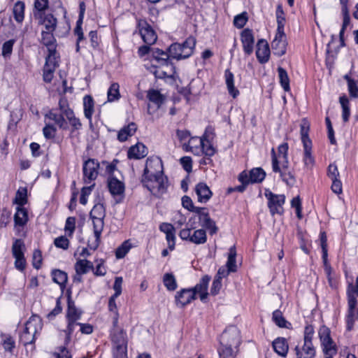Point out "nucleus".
<instances>
[{
  "label": "nucleus",
  "instance_id": "nucleus-5",
  "mask_svg": "<svg viewBox=\"0 0 358 358\" xmlns=\"http://www.w3.org/2000/svg\"><path fill=\"white\" fill-rule=\"evenodd\" d=\"M358 296V275L356 280V285L350 284L348 289V311L346 317L347 329H352L355 323V309L357 306V299L355 294Z\"/></svg>",
  "mask_w": 358,
  "mask_h": 358
},
{
  "label": "nucleus",
  "instance_id": "nucleus-25",
  "mask_svg": "<svg viewBox=\"0 0 358 358\" xmlns=\"http://www.w3.org/2000/svg\"><path fill=\"white\" fill-rule=\"evenodd\" d=\"M303 148L302 161L304 168L308 171H311L315 164V159L312 153V145H307L306 143L305 145H303Z\"/></svg>",
  "mask_w": 358,
  "mask_h": 358
},
{
  "label": "nucleus",
  "instance_id": "nucleus-17",
  "mask_svg": "<svg viewBox=\"0 0 358 358\" xmlns=\"http://www.w3.org/2000/svg\"><path fill=\"white\" fill-rule=\"evenodd\" d=\"M161 231L166 234V239L168 243L169 248L173 250L176 245V229L169 223L163 222L159 225Z\"/></svg>",
  "mask_w": 358,
  "mask_h": 358
},
{
  "label": "nucleus",
  "instance_id": "nucleus-45",
  "mask_svg": "<svg viewBox=\"0 0 358 358\" xmlns=\"http://www.w3.org/2000/svg\"><path fill=\"white\" fill-rule=\"evenodd\" d=\"M207 241V236L206 231L203 229H197L194 231L191 235L190 242L196 244H203Z\"/></svg>",
  "mask_w": 358,
  "mask_h": 358
},
{
  "label": "nucleus",
  "instance_id": "nucleus-33",
  "mask_svg": "<svg viewBox=\"0 0 358 358\" xmlns=\"http://www.w3.org/2000/svg\"><path fill=\"white\" fill-rule=\"evenodd\" d=\"M211 133V129L207 128L206 129L205 134H203V145H201L202 151L201 153L204 154L205 155L208 157H212L215 153V150L213 148V145L209 142V133Z\"/></svg>",
  "mask_w": 358,
  "mask_h": 358
},
{
  "label": "nucleus",
  "instance_id": "nucleus-18",
  "mask_svg": "<svg viewBox=\"0 0 358 358\" xmlns=\"http://www.w3.org/2000/svg\"><path fill=\"white\" fill-rule=\"evenodd\" d=\"M210 279V276L206 275L202 277L199 282L197 283L194 287L191 288L195 294H199L200 299L202 301H204L208 297V293L207 292V289Z\"/></svg>",
  "mask_w": 358,
  "mask_h": 358
},
{
  "label": "nucleus",
  "instance_id": "nucleus-49",
  "mask_svg": "<svg viewBox=\"0 0 358 358\" xmlns=\"http://www.w3.org/2000/svg\"><path fill=\"white\" fill-rule=\"evenodd\" d=\"M217 352L220 358H235L236 351L233 348L225 345H220L217 349Z\"/></svg>",
  "mask_w": 358,
  "mask_h": 358
},
{
  "label": "nucleus",
  "instance_id": "nucleus-58",
  "mask_svg": "<svg viewBox=\"0 0 358 358\" xmlns=\"http://www.w3.org/2000/svg\"><path fill=\"white\" fill-rule=\"evenodd\" d=\"M14 203L18 205V206L23 207L27 203V189L22 188L19 189L15 194Z\"/></svg>",
  "mask_w": 358,
  "mask_h": 358
},
{
  "label": "nucleus",
  "instance_id": "nucleus-7",
  "mask_svg": "<svg viewBox=\"0 0 358 358\" xmlns=\"http://www.w3.org/2000/svg\"><path fill=\"white\" fill-rule=\"evenodd\" d=\"M330 333V329L326 326H322L318 331L323 352L327 355L325 358H333L332 356L336 354V345L331 338Z\"/></svg>",
  "mask_w": 358,
  "mask_h": 358
},
{
  "label": "nucleus",
  "instance_id": "nucleus-22",
  "mask_svg": "<svg viewBox=\"0 0 358 358\" xmlns=\"http://www.w3.org/2000/svg\"><path fill=\"white\" fill-rule=\"evenodd\" d=\"M204 137L199 138V137H192L189 139L188 143H185L183 146L186 151H190L195 155H200L201 154L202 148L201 145H203Z\"/></svg>",
  "mask_w": 358,
  "mask_h": 358
},
{
  "label": "nucleus",
  "instance_id": "nucleus-20",
  "mask_svg": "<svg viewBox=\"0 0 358 358\" xmlns=\"http://www.w3.org/2000/svg\"><path fill=\"white\" fill-rule=\"evenodd\" d=\"M64 117V115L56 113L54 109L50 110L44 116L45 121L46 120H52L59 129L66 130L68 129V124Z\"/></svg>",
  "mask_w": 358,
  "mask_h": 358
},
{
  "label": "nucleus",
  "instance_id": "nucleus-56",
  "mask_svg": "<svg viewBox=\"0 0 358 358\" xmlns=\"http://www.w3.org/2000/svg\"><path fill=\"white\" fill-rule=\"evenodd\" d=\"M20 340L24 345L34 343L36 340V334H31L30 331H27V329L24 327L23 332L20 335Z\"/></svg>",
  "mask_w": 358,
  "mask_h": 358
},
{
  "label": "nucleus",
  "instance_id": "nucleus-13",
  "mask_svg": "<svg viewBox=\"0 0 358 358\" xmlns=\"http://www.w3.org/2000/svg\"><path fill=\"white\" fill-rule=\"evenodd\" d=\"M287 41L285 33H276L274 39L271 42V48L273 54L281 57L286 52Z\"/></svg>",
  "mask_w": 358,
  "mask_h": 358
},
{
  "label": "nucleus",
  "instance_id": "nucleus-43",
  "mask_svg": "<svg viewBox=\"0 0 358 358\" xmlns=\"http://www.w3.org/2000/svg\"><path fill=\"white\" fill-rule=\"evenodd\" d=\"M53 281L59 285L62 288L64 287L68 280L67 273L59 269L52 271Z\"/></svg>",
  "mask_w": 358,
  "mask_h": 358
},
{
  "label": "nucleus",
  "instance_id": "nucleus-16",
  "mask_svg": "<svg viewBox=\"0 0 358 358\" xmlns=\"http://www.w3.org/2000/svg\"><path fill=\"white\" fill-rule=\"evenodd\" d=\"M256 56L261 64L266 63L270 57V49L268 43L264 39L258 41L257 44Z\"/></svg>",
  "mask_w": 358,
  "mask_h": 358
},
{
  "label": "nucleus",
  "instance_id": "nucleus-35",
  "mask_svg": "<svg viewBox=\"0 0 358 358\" xmlns=\"http://www.w3.org/2000/svg\"><path fill=\"white\" fill-rule=\"evenodd\" d=\"M148 100L156 105L157 109H159L164 103L166 98L159 91L154 89L149 90L147 92Z\"/></svg>",
  "mask_w": 358,
  "mask_h": 358
},
{
  "label": "nucleus",
  "instance_id": "nucleus-1",
  "mask_svg": "<svg viewBox=\"0 0 358 358\" xmlns=\"http://www.w3.org/2000/svg\"><path fill=\"white\" fill-rule=\"evenodd\" d=\"M141 182L155 196L160 197L166 192L168 179L163 175V165L159 157L147 159Z\"/></svg>",
  "mask_w": 358,
  "mask_h": 358
},
{
  "label": "nucleus",
  "instance_id": "nucleus-6",
  "mask_svg": "<svg viewBox=\"0 0 358 358\" xmlns=\"http://www.w3.org/2000/svg\"><path fill=\"white\" fill-rule=\"evenodd\" d=\"M11 250L13 257L15 259V267L20 271H24L26 267V259L24 257L26 247L24 241L21 238L14 239Z\"/></svg>",
  "mask_w": 358,
  "mask_h": 358
},
{
  "label": "nucleus",
  "instance_id": "nucleus-14",
  "mask_svg": "<svg viewBox=\"0 0 358 358\" xmlns=\"http://www.w3.org/2000/svg\"><path fill=\"white\" fill-rule=\"evenodd\" d=\"M241 40L244 52L248 55H251L253 52L255 43V38L252 30L249 29H244L241 33Z\"/></svg>",
  "mask_w": 358,
  "mask_h": 358
},
{
  "label": "nucleus",
  "instance_id": "nucleus-31",
  "mask_svg": "<svg viewBox=\"0 0 358 358\" xmlns=\"http://www.w3.org/2000/svg\"><path fill=\"white\" fill-rule=\"evenodd\" d=\"M273 348L275 352L282 356L285 357L288 352L289 346L287 340L285 338L279 337L273 341Z\"/></svg>",
  "mask_w": 358,
  "mask_h": 358
},
{
  "label": "nucleus",
  "instance_id": "nucleus-28",
  "mask_svg": "<svg viewBox=\"0 0 358 358\" xmlns=\"http://www.w3.org/2000/svg\"><path fill=\"white\" fill-rule=\"evenodd\" d=\"M42 327V320L36 315H31L25 324L27 331H30L31 334H35L36 335L41 331Z\"/></svg>",
  "mask_w": 358,
  "mask_h": 358
},
{
  "label": "nucleus",
  "instance_id": "nucleus-61",
  "mask_svg": "<svg viewBox=\"0 0 358 358\" xmlns=\"http://www.w3.org/2000/svg\"><path fill=\"white\" fill-rule=\"evenodd\" d=\"M15 42L14 39H10L3 44L2 55L4 58L10 57L11 55Z\"/></svg>",
  "mask_w": 358,
  "mask_h": 358
},
{
  "label": "nucleus",
  "instance_id": "nucleus-30",
  "mask_svg": "<svg viewBox=\"0 0 358 358\" xmlns=\"http://www.w3.org/2000/svg\"><path fill=\"white\" fill-rule=\"evenodd\" d=\"M137 129V125L134 122H130L127 126L123 127L117 134V139L120 142H124L129 137L133 136Z\"/></svg>",
  "mask_w": 358,
  "mask_h": 358
},
{
  "label": "nucleus",
  "instance_id": "nucleus-29",
  "mask_svg": "<svg viewBox=\"0 0 358 358\" xmlns=\"http://www.w3.org/2000/svg\"><path fill=\"white\" fill-rule=\"evenodd\" d=\"M78 275L86 274L89 271H94V264L92 262L84 259H78L74 265Z\"/></svg>",
  "mask_w": 358,
  "mask_h": 358
},
{
  "label": "nucleus",
  "instance_id": "nucleus-50",
  "mask_svg": "<svg viewBox=\"0 0 358 358\" xmlns=\"http://www.w3.org/2000/svg\"><path fill=\"white\" fill-rule=\"evenodd\" d=\"M278 72L280 83L282 87L286 92L289 91V90H290L289 79L287 71L282 67L279 66L278 68Z\"/></svg>",
  "mask_w": 358,
  "mask_h": 358
},
{
  "label": "nucleus",
  "instance_id": "nucleus-19",
  "mask_svg": "<svg viewBox=\"0 0 358 358\" xmlns=\"http://www.w3.org/2000/svg\"><path fill=\"white\" fill-rule=\"evenodd\" d=\"M28 221L27 211L23 207L17 206L16 213L14 215L15 229L17 234H20V227H24Z\"/></svg>",
  "mask_w": 358,
  "mask_h": 358
},
{
  "label": "nucleus",
  "instance_id": "nucleus-51",
  "mask_svg": "<svg viewBox=\"0 0 358 358\" xmlns=\"http://www.w3.org/2000/svg\"><path fill=\"white\" fill-rule=\"evenodd\" d=\"M120 85L117 83H113L110 85L108 92V101L110 102L117 101L120 99V94L119 91Z\"/></svg>",
  "mask_w": 358,
  "mask_h": 358
},
{
  "label": "nucleus",
  "instance_id": "nucleus-60",
  "mask_svg": "<svg viewBox=\"0 0 358 358\" xmlns=\"http://www.w3.org/2000/svg\"><path fill=\"white\" fill-rule=\"evenodd\" d=\"M57 132L56 127L50 123H45L43 129V134L46 139H52L55 137Z\"/></svg>",
  "mask_w": 358,
  "mask_h": 358
},
{
  "label": "nucleus",
  "instance_id": "nucleus-64",
  "mask_svg": "<svg viewBox=\"0 0 358 358\" xmlns=\"http://www.w3.org/2000/svg\"><path fill=\"white\" fill-rule=\"evenodd\" d=\"M58 105L61 113L64 115L65 117L69 115V113H70L73 112V110L70 108L68 101L65 98H61L59 101Z\"/></svg>",
  "mask_w": 358,
  "mask_h": 358
},
{
  "label": "nucleus",
  "instance_id": "nucleus-62",
  "mask_svg": "<svg viewBox=\"0 0 358 358\" xmlns=\"http://www.w3.org/2000/svg\"><path fill=\"white\" fill-rule=\"evenodd\" d=\"M131 248V245L128 241H124L115 252V255L117 259H122L125 257Z\"/></svg>",
  "mask_w": 358,
  "mask_h": 358
},
{
  "label": "nucleus",
  "instance_id": "nucleus-44",
  "mask_svg": "<svg viewBox=\"0 0 358 358\" xmlns=\"http://www.w3.org/2000/svg\"><path fill=\"white\" fill-rule=\"evenodd\" d=\"M78 320H67V327L64 332L66 334V338L64 340L65 345H68L71 339V335L76 330V329L79 327L80 322Z\"/></svg>",
  "mask_w": 358,
  "mask_h": 358
},
{
  "label": "nucleus",
  "instance_id": "nucleus-34",
  "mask_svg": "<svg viewBox=\"0 0 358 358\" xmlns=\"http://www.w3.org/2000/svg\"><path fill=\"white\" fill-rule=\"evenodd\" d=\"M83 108L85 117L89 120L92 124V115L94 112V102L90 95H85L83 98Z\"/></svg>",
  "mask_w": 358,
  "mask_h": 358
},
{
  "label": "nucleus",
  "instance_id": "nucleus-54",
  "mask_svg": "<svg viewBox=\"0 0 358 358\" xmlns=\"http://www.w3.org/2000/svg\"><path fill=\"white\" fill-rule=\"evenodd\" d=\"M236 252L235 247H231L229 249L228 259L227 262V267L229 269V271L234 272L236 270Z\"/></svg>",
  "mask_w": 358,
  "mask_h": 358
},
{
  "label": "nucleus",
  "instance_id": "nucleus-2",
  "mask_svg": "<svg viewBox=\"0 0 358 358\" xmlns=\"http://www.w3.org/2000/svg\"><path fill=\"white\" fill-rule=\"evenodd\" d=\"M106 217V208L103 203L94 206L90 213V217L92 221L94 240H88L87 246L91 250H96L101 242V236L104 227L103 220Z\"/></svg>",
  "mask_w": 358,
  "mask_h": 358
},
{
  "label": "nucleus",
  "instance_id": "nucleus-53",
  "mask_svg": "<svg viewBox=\"0 0 358 358\" xmlns=\"http://www.w3.org/2000/svg\"><path fill=\"white\" fill-rule=\"evenodd\" d=\"M163 282L169 291H174L177 288L176 280L172 273H165L163 277Z\"/></svg>",
  "mask_w": 358,
  "mask_h": 358
},
{
  "label": "nucleus",
  "instance_id": "nucleus-59",
  "mask_svg": "<svg viewBox=\"0 0 358 358\" xmlns=\"http://www.w3.org/2000/svg\"><path fill=\"white\" fill-rule=\"evenodd\" d=\"M127 344L114 345L113 358H127Z\"/></svg>",
  "mask_w": 358,
  "mask_h": 358
},
{
  "label": "nucleus",
  "instance_id": "nucleus-63",
  "mask_svg": "<svg viewBox=\"0 0 358 358\" xmlns=\"http://www.w3.org/2000/svg\"><path fill=\"white\" fill-rule=\"evenodd\" d=\"M248 21V15L246 12H243L234 17V24L236 27L243 28Z\"/></svg>",
  "mask_w": 358,
  "mask_h": 358
},
{
  "label": "nucleus",
  "instance_id": "nucleus-21",
  "mask_svg": "<svg viewBox=\"0 0 358 358\" xmlns=\"http://www.w3.org/2000/svg\"><path fill=\"white\" fill-rule=\"evenodd\" d=\"M152 67H159L163 64H166V59H169V52H164L159 48H153L151 54Z\"/></svg>",
  "mask_w": 358,
  "mask_h": 358
},
{
  "label": "nucleus",
  "instance_id": "nucleus-26",
  "mask_svg": "<svg viewBox=\"0 0 358 358\" xmlns=\"http://www.w3.org/2000/svg\"><path fill=\"white\" fill-rule=\"evenodd\" d=\"M147 154V148L143 143H138L129 149L127 157L129 159H140L145 157Z\"/></svg>",
  "mask_w": 358,
  "mask_h": 358
},
{
  "label": "nucleus",
  "instance_id": "nucleus-36",
  "mask_svg": "<svg viewBox=\"0 0 358 358\" xmlns=\"http://www.w3.org/2000/svg\"><path fill=\"white\" fill-rule=\"evenodd\" d=\"M48 51V55L45 57V63L43 67L56 70L59 66V56L57 55L56 49H51Z\"/></svg>",
  "mask_w": 358,
  "mask_h": 358
},
{
  "label": "nucleus",
  "instance_id": "nucleus-38",
  "mask_svg": "<svg viewBox=\"0 0 358 358\" xmlns=\"http://www.w3.org/2000/svg\"><path fill=\"white\" fill-rule=\"evenodd\" d=\"M25 4L22 1H17L13 9V17L16 22L21 23L24 18Z\"/></svg>",
  "mask_w": 358,
  "mask_h": 358
},
{
  "label": "nucleus",
  "instance_id": "nucleus-11",
  "mask_svg": "<svg viewBox=\"0 0 358 358\" xmlns=\"http://www.w3.org/2000/svg\"><path fill=\"white\" fill-rule=\"evenodd\" d=\"M99 163L94 159H89L83 164V171L85 182H90L96 178Z\"/></svg>",
  "mask_w": 358,
  "mask_h": 358
},
{
  "label": "nucleus",
  "instance_id": "nucleus-8",
  "mask_svg": "<svg viewBox=\"0 0 358 358\" xmlns=\"http://www.w3.org/2000/svg\"><path fill=\"white\" fill-rule=\"evenodd\" d=\"M265 196L268 199V206L272 215L282 214V205L285 203V196L283 194H275L271 191L266 190Z\"/></svg>",
  "mask_w": 358,
  "mask_h": 358
},
{
  "label": "nucleus",
  "instance_id": "nucleus-40",
  "mask_svg": "<svg viewBox=\"0 0 358 358\" xmlns=\"http://www.w3.org/2000/svg\"><path fill=\"white\" fill-rule=\"evenodd\" d=\"M111 339L114 345L127 344L126 332L122 329H113Z\"/></svg>",
  "mask_w": 358,
  "mask_h": 358
},
{
  "label": "nucleus",
  "instance_id": "nucleus-15",
  "mask_svg": "<svg viewBox=\"0 0 358 358\" xmlns=\"http://www.w3.org/2000/svg\"><path fill=\"white\" fill-rule=\"evenodd\" d=\"M195 299L196 294L192 289H182L176 295V304L180 307L185 306Z\"/></svg>",
  "mask_w": 358,
  "mask_h": 358
},
{
  "label": "nucleus",
  "instance_id": "nucleus-55",
  "mask_svg": "<svg viewBox=\"0 0 358 358\" xmlns=\"http://www.w3.org/2000/svg\"><path fill=\"white\" fill-rule=\"evenodd\" d=\"M278 155L277 158L278 159L279 164H288V157H287V151H288V145L287 143H282L278 146Z\"/></svg>",
  "mask_w": 358,
  "mask_h": 358
},
{
  "label": "nucleus",
  "instance_id": "nucleus-46",
  "mask_svg": "<svg viewBox=\"0 0 358 358\" xmlns=\"http://www.w3.org/2000/svg\"><path fill=\"white\" fill-rule=\"evenodd\" d=\"M310 129L309 123L303 120L301 124V138L303 143V145H305L307 143V145H312V141L308 137V133Z\"/></svg>",
  "mask_w": 358,
  "mask_h": 358
},
{
  "label": "nucleus",
  "instance_id": "nucleus-41",
  "mask_svg": "<svg viewBox=\"0 0 358 358\" xmlns=\"http://www.w3.org/2000/svg\"><path fill=\"white\" fill-rule=\"evenodd\" d=\"M48 7V0H35L34 15L36 19H42L44 11Z\"/></svg>",
  "mask_w": 358,
  "mask_h": 358
},
{
  "label": "nucleus",
  "instance_id": "nucleus-48",
  "mask_svg": "<svg viewBox=\"0 0 358 358\" xmlns=\"http://www.w3.org/2000/svg\"><path fill=\"white\" fill-rule=\"evenodd\" d=\"M272 319L279 327L289 329V326H291V324L285 319L282 312L279 310H276L273 313Z\"/></svg>",
  "mask_w": 358,
  "mask_h": 358
},
{
  "label": "nucleus",
  "instance_id": "nucleus-42",
  "mask_svg": "<svg viewBox=\"0 0 358 358\" xmlns=\"http://www.w3.org/2000/svg\"><path fill=\"white\" fill-rule=\"evenodd\" d=\"M339 102L342 108V119L343 122H347L350 116L349 99L346 96H342L339 98Z\"/></svg>",
  "mask_w": 358,
  "mask_h": 358
},
{
  "label": "nucleus",
  "instance_id": "nucleus-10",
  "mask_svg": "<svg viewBox=\"0 0 358 358\" xmlns=\"http://www.w3.org/2000/svg\"><path fill=\"white\" fill-rule=\"evenodd\" d=\"M199 218L200 225L209 230L210 234L213 235L217 233V227L215 222L210 217L208 211L206 208H197L195 213Z\"/></svg>",
  "mask_w": 358,
  "mask_h": 358
},
{
  "label": "nucleus",
  "instance_id": "nucleus-32",
  "mask_svg": "<svg viewBox=\"0 0 358 358\" xmlns=\"http://www.w3.org/2000/svg\"><path fill=\"white\" fill-rule=\"evenodd\" d=\"M224 80L229 94L236 98L239 94V91L234 86V76L229 69L224 71Z\"/></svg>",
  "mask_w": 358,
  "mask_h": 358
},
{
  "label": "nucleus",
  "instance_id": "nucleus-24",
  "mask_svg": "<svg viewBox=\"0 0 358 358\" xmlns=\"http://www.w3.org/2000/svg\"><path fill=\"white\" fill-rule=\"evenodd\" d=\"M108 187L113 196H122L124 192V184L115 177H110L108 180Z\"/></svg>",
  "mask_w": 358,
  "mask_h": 358
},
{
  "label": "nucleus",
  "instance_id": "nucleus-47",
  "mask_svg": "<svg viewBox=\"0 0 358 358\" xmlns=\"http://www.w3.org/2000/svg\"><path fill=\"white\" fill-rule=\"evenodd\" d=\"M250 176L251 183H258L264 180L266 173L262 168H254L250 171Z\"/></svg>",
  "mask_w": 358,
  "mask_h": 358
},
{
  "label": "nucleus",
  "instance_id": "nucleus-9",
  "mask_svg": "<svg viewBox=\"0 0 358 358\" xmlns=\"http://www.w3.org/2000/svg\"><path fill=\"white\" fill-rule=\"evenodd\" d=\"M138 27L141 38L146 44L151 45L156 42L157 39V34L145 20H139L138 21Z\"/></svg>",
  "mask_w": 358,
  "mask_h": 358
},
{
  "label": "nucleus",
  "instance_id": "nucleus-3",
  "mask_svg": "<svg viewBox=\"0 0 358 358\" xmlns=\"http://www.w3.org/2000/svg\"><path fill=\"white\" fill-rule=\"evenodd\" d=\"M195 45V38L189 36L182 43H176L170 45L169 55L177 60L187 59L193 53Z\"/></svg>",
  "mask_w": 358,
  "mask_h": 358
},
{
  "label": "nucleus",
  "instance_id": "nucleus-37",
  "mask_svg": "<svg viewBox=\"0 0 358 358\" xmlns=\"http://www.w3.org/2000/svg\"><path fill=\"white\" fill-rule=\"evenodd\" d=\"M53 31H54L43 30L41 32L42 37L41 42L47 47L48 50H50L51 48H52V49H56V40L53 36Z\"/></svg>",
  "mask_w": 358,
  "mask_h": 358
},
{
  "label": "nucleus",
  "instance_id": "nucleus-52",
  "mask_svg": "<svg viewBox=\"0 0 358 358\" xmlns=\"http://www.w3.org/2000/svg\"><path fill=\"white\" fill-rule=\"evenodd\" d=\"M81 317V312L75 306L73 303L68 302V310L66 313L67 320H79Z\"/></svg>",
  "mask_w": 358,
  "mask_h": 358
},
{
  "label": "nucleus",
  "instance_id": "nucleus-39",
  "mask_svg": "<svg viewBox=\"0 0 358 358\" xmlns=\"http://www.w3.org/2000/svg\"><path fill=\"white\" fill-rule=\"evenodd\" d=\"M39 24H43L45 31H55L57 25V19L52 15L43 14L42 19H38Z\"/></svg>",
  "mask_w": 358,
  "mask_h": 358
},
{
  "label": "nucleus",
  "instance_id": "nucleus-57",
  "mask_svg": "<svg viewBox=\"0 0 358 358\" xmlns=\"http://www.w3.org/2000/svg\"><path fill=\"white\" fill-rule=\"evenodd\" d=\"M66 117L72 127L71 133L82 128V123L80 120L75 116L74 112L70 113V114L69 113Z\"/></svg>",
  "mask_w": 358,
  "mask_h": 358
},
{
  "label": "nucleus",
  "instance_id": "nucleus-23",
  "mask_svg": "<svg viewBox=\"0 0 358 358\" xmlns=\"http://www.w3.org/2000/svg\"><path fill=\"white\" fill-rule=\"evenodd\" d=\"M195 192L198 197V201L206 203L212 196V192L205 182H199L195 187Z\"/></svg>",
  "mask_w": 358,
  "mask_h": 358
},
{
  "label": "nucleus",
  "instance_id": "nucleus-27",
  "mask_svg": "<svg viewBox=\"0 0 358 358\" xmlns=\"http://www.w3.org/2000/svg\"><path fill=\"white\" fill-rule=\"evenodd\" d=\"M295 350L297 358H315V350L312 342H304L301 350L296 346Z\"/></svg>",
  "mask_w": 358,
  "mask_h": 358
},
{
  "label": "nucleus",
  "instance_id": "nucleus-4",
  "mask_svg": "<svg viewBox=\"0 0 358 358\" xmlns=\"http://www.w3.org/2000/svg\"><path fill=\"white\" fill-rule=\"evenodd\" d=\"M271 158L273 171L278 173L282 180L287 185H293L295 183L296 180L294 173L289 167V163L279 164L274 148L271 150Z\"/></svg>",
  "mask_w": 358,
  "mask_h": 358
},
{
  "label": "nucleus",
  "instance_id": "nucleus-12",
  "mask_svg": "<svg viewBox=\"0 0 358 358\" xmlns=\"http://www.w3.org/2000/svg\"><path fill=\"white\" fill-rule=\"evenodd\" d=\"M220 344L237 348L240 344L238 331L234 328L225 330L220 336Z\"/></svg>",
  "mask_w": 358,
  "mask_h": 358
}]
</instances>
